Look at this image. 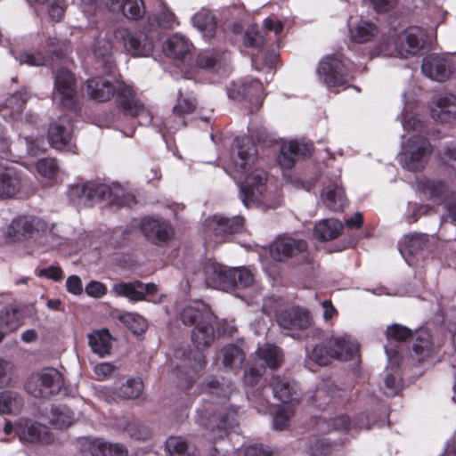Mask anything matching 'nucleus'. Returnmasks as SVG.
I'll return each instance as SVG.
<instances>
[{"instance_id": "bf43d9fd", "label": "nucleus", "mask_w": 456, "mask_h": 456, "mask_svg": "<svg viewBox=\"0 0 456 456\" xmlns=\"http://www.w3.org/2000/svg\"><path fill=\"white\" fill-rule=\"evenodd\" d=\"M12 54L20 64H27L28 66H43L46 64L47 59L40 53H15L11 51Z\"/></svg>"}, {"instance_id": "6e6552de", "label": "nucleus", "mask_w": 456, "mask_h": 456, "mask_svg": "<svg viewBox=\"0 0 456 456\" xmlns=\"http://www.w3.org/2000/svg\"><path fill=\"white\" fill-rule=\"evenodd\" d=\"M371 427L368 415L362 413L357 415L354 420H351L347 415L340 414L330 419L322 417L316 420V428L319 432L329 433L337 431L340 434H346L351 436L362 430L369 429Z\"/></svg>"}, {"instance_id": "a19ab883", "label": "nucleus", "mask_w": 456, "mask_h": 456, "mask_svg": "<svg viewBox=\"0 0 456 456\" xmlns=\"http://www.w3.org/2000/svg\"><path fill=\"white\" fill-rule=\"evenodd\" d=\"M89 346L92 351L101 357H104L110 353L111 337L108 330H102L93 332L88 336Z\"/></svg>"}, {"instance_id": "aec40b11", "label": "nucleus", "mask_w": 456, "mask_h": 456, "mask_svg": "<svg viewBox=\"0 0 456 456\" xmlns=\"http://www.w3.org/2000/svg\"><path fill=\"white\" fill-rule=\"evenodd\" d=\"M424 194L438 204L444 205L448 216L456 221V198L442 182L429 181L424 188Z\"/></svg>"}, {"instance_id": "f704fd0d", "label": "nucleus", "mask_w": 456, "mask_h": 456, "mask_svg": "<svg viewBox=\"0 0 456 456\" xmlns=\"http://www.w3.org/2000/svg\"><path fill=\"white\" fill-rule=\"evenodd\" d=\"M377 52L386 57H400L401 37L395 30H390L380 37L377 45Z\"/></svg>"}, {"instance_id": "20e7f679", "label": "nucleus", "mask_w": 456, "mask_h": 456, "mask_svg": "<svg viewBox=\"0 0 456 456\" xmlns=\"http://www.w3.org/2000/svg\"><path fill=\"white\" fill-rule=\"evenodd\" d=\"M430 154L429 142L419 134H414L403 144L399 161L406 170L419 171L426 167Z\"/></svg>"}, {"instance_id": "ddd939ff", "label": "nucleus", "mask_w": 456, "mask_h": 456, "mask_svg": "<svg viewBox=\"0 0 456 456\" xmlns=\"http://www.w3.org/2000/svg\"><path fill=\"white\" fill-rule=\"evenodd\" d=\"M112 289L118 296L126 297L130 301L147 300L153 303L160 302V299H157L154 297L158 291V288L154 283H143L140 281L120 282L115 284Z\"/></svg>"}, {"instance_id": "1a4fd4ad", "label": "nucleus", "mask_w": 456, "mask_h": 456, "mask_svg": "<svg viewBox=\"0 0 456 456\" xmlns=\"http://www.w3.org/2000/svg\"><path fill=\"white\" fill-rule=\"evenodd\" d=\"M115 37L133 57H148L155 47L152 37L142 31L133 32L120 28L115 31Z\"/></svg>"}, {"instance_id": "412c9836", "label": "nucleus", "mask_w": 456, "mask_h": 456, "mask_svg": "<svg viewBox=\"0 0 456 456\" xmlns=\"http://www.w3.org/2000/svg\"><path fill=\"white\" fill-rule=\"evenodd\" d=\"M321 197L325 207L331 211H342L347 205V199L338 175H334L328 182Z\"/></svg>"}, {"instance_id": "39448f33", "label": "nucleus", "mask_w": 456, "mask_h": 456, "mask_svg": "<svg viewBox=\"0 0 456 456\" xmlns=\"http://www.w3.org/2000/svg\"><path fill=\"white\" fill-rule=\"evenodd\" d=\"M63 386L62 375L54 368H44L40 371L31 374L25 389L37 398H50L57 395Z\"/></svg>"}, {"instance_id": "603ef678", "label": "nucleus", "mask_w": 456, "mask_h": 456, "mask_svg": "<svg viewBox=\"0 0 456 456\" xmlns=\"http://www.w3.org/2000/svg\"><path fill=\"white\" fill-rule=\"evenodd\" d=\"M143 391V384L139 378H131L118 389V395L124 399H135Z\"/></svg>"}, {"instance_id": "9d476101", "label": "nucleus", "mask_w": 456, "mask_h": 456, "mask_svg": "<svg viewBox=\"0 0 456 456\" xmlns=\"http://www.w3.org/2000/svg\"><path fill=\"white\" fill-rule=\"evenodd\" d=\"M307 242L290 237L276 239L270 246L271 257L277 261H285L289 258H298L305 261L307 256Z\"/></svg>"}, {"instance_id": "c756f323", "label": "nucleus", "mask_w": 456, "mask_h": 456, "mask_svg": "<svg viewBox=\"0 0 456 456\" xmlns=\"http://www.w3.org/2000/svg\"><path fill=\"white\" fill-rule=\"evenodd\" d=\"M347 353L339 351L338 349H334L333 347L329 346L327 339L318 345H316L311 353L308 354V357L311 361L317 363L320 366H326L330 364L335 358H345L348 355L349 352L354 349V346H348Z\"/></svg>"}, {"instance_id": "c85d7f7f", "label": "nucleus", "mask_w": 456, "mask_h": 456, "mask_svg": "<svg viewBox=\"0 0 456 456\" xmlns=\"http://www.w3.org/2000/svg\"><path fill=\"white\" fill-rule=\"evenodd\" d=\"M431 117L437 122H450L456 117V96L445 94L439 96L431 109Z\"/></svg>"}, {"instance_id": "cd10ccee", "label": "nucleus", "mask_w": 456, "mask_h": 456, "mask_svg": "<svg viewBox=\"0 0 456 456\" xmlns=\"http://www.w3.org/2000/svg\"><path fill=\"white\" fill-rule=\"evenodd\" d=\"M181 320L185 325L198 326L199 321L207 324H211V322H216V317L213 314L207 305L196 302L183 309L181 313Z\"/></svg>"}, {"instance_id": "4d7b16f0", "label": "nucleus", "mask_w": 456, "mask_h": 456, "mask_svg": "<svg viewBox=\"0 0 456 456\" xmlns=\"http://www.w3.org/2000/svg\"><path fill=\"white\" fill-rule=\"evenodd\" d=\"M432 350V342L430 335L426 330H420L413 345V351L418 355L419 360H423L428 356Z\"/></svg>"}, {"instance_id": "6e6d98bb", "label": "nucleus", "mask_w": 456, "mask_h": 456, "mask_svg": "<svg viewBox=\"0 0 456 456\" xmlns=\"http://www.w3.org/2000/svg\"><path fill=\"white\" fill-rule=\"evenodd\" d=\"M116 9L121 10L124 16L130 20L140 19L145 12L142 0H124L120 7Z\"/></svg>"}, {"instance_id": "0e129e2a", "label": "nucleus", "mask_w": 456, "mask_h": 456, "mask_svg": "<svg viewBox=\"0 0 456 456\" xmlns=\"http://www.w3.org/2000/svg\"><path fill=\"white\" fill-rule=\"evenodd\" d=\"M38 3L46 4L47 12L53 20L59 21L64 15V0H44Z\"/></svg>"}, {"instance_id": "680f3d73", "label": "nucleus", "mask_w": 456, "mask_h": 456, "mask_svg": "<svg viewBox=\"0 0 456 456\" xmlns=\"http://www.w3.org/2000/svg\"><path fill=\"white\" fill-rule=\"evenodd\" d=\"M232 279L235 287H248L254 281V274L248 268H233Z\"/></svg>"}, {"instance_id": "a878e982", "label": "nucleus", "mask_w": 456, "mask_h": 456, "mask_svg": "<svg viewBox=\"0 0 456 456\" xmlns=\"http://www.w3.org/2000/svg\"><path fill=\"white\" fill-rule=\"evenodd\" d=\"M21 188L20 172L12 166L0 163V200L14 197Z\"/></svg>"}, {"instance_id": "79ce46f5", "label": "nucleus", "mask_w": 456, "mask_h": 456, "mask_svg": "<svg viewBox=\"0 0 456 456\" xmlns=\"http://www.w3.org/2000/svg\"><path fill=\"white\" fill-rule=\"evenodd\" d=\"M192 24L206 38L214 37L216 29V22L214 16L207 10H201L192 17Z\"/></svg>"}, {"instance_id": "bb28decb", "label": "nucleus", "mask_w": 456, "mask_h": 456, "mask_svg": "<svg viewBox=\"0 0 456 456\" xmlns=\"http://www.w3.org/2000/svg\"><path fill=\"white\" fill-rule=\"evenodd\" d=\"M401 37V58H408L416 55L424 46L425 35L418 27L409 28L400 33Z\"/></svg>"}, {"instance_id": "dca6fc26", "label": "nucleus", "mask_w": 456, "mask_h": 456, "mask_svg": "<svg viewBox=\"0 0 456 456\" xmlns=\"http://www.w3.org/2000/svg\"><path fill=\"white\" fill-rule=\"evenodd\" d=\"M73 126L70 118L63 116L51 124L48 130L49 143L57 150L71 151L73 142Z\"/></svg>"}, {"instance_id": "72a5a7b5", "label": "nucleus", "mask_w": 456, "mask_h": 456, "mask_svg": "<svg viewBox=\"0 0 456 456\" xmlns=\"http://www.w3.org/2000/svg\"><path fill=\"white\" fill-rule=\"evenodd\" d=\"M28 99V92H18L8 97L4 103L0 107V112L4 118H15L20 116L26 102Z\"/></svg>"}, {"instance_id": "7ed1b4c3", "label": "nucleus", "mask_w": 456, "mask_h": 456, "mask_svg": "<svg viewBox=\"0 0 456 456\" xmlns=\"http://www.w3.org/2000/svg\"><path fill=\"white\" fill-rule=\"evenodd\" d=\"M86 93L97 102H107L116 94L118 104L127 114L137 117L141 125L148 126L153 121L151 110L137 98L133 86L123 81L94 77L87 80Z\"/></svg>"}, {"instance_id": "c03bdc74", "label": "nucleus", "mask_w": 456, "mask_h": 456, "mask_svg": "<svg viewBox=\"0 0 456 456\" xmlns=\"http://www.w3.org/2000/svg\"><path fill=\"white\" fill-rule=\"evenodd\" d=\"M221 354L224 368L230 370L240 368L246 357L242 349L233 344L224 346Z\"/></svg>"}, {"instance_id": "4468645a", "label": "nucleus", "mask_w": 456, "mask_h": 456, "mask_svg": "<svg viewBox=\"0 0 456 456\" xmlns=\"http://www.w3.org/2000/svg\"><path fill=\"white\" fill-rule=\"evenodd\" d=\"M453 70V61L450 57L438 53H431L424 57L421 71L427 77L444 82L447 80Z\"/></svg>"}, {"instance_id": "f03ea898", "label": "nucleus", "mask_w": 456, "mask_h": 456, "mask_svg": "<svg viewBox=\"0 0 456 456\" xmlns=\"http://www.w3.org/2000/svg\"><path fill=\"white\" fill-rule=\"evenodd\" d=\"M232 391V383L223 378L213 377L200 385V393H205L211 399L219 402L206 403L199 408L197 421L209 430H221V437L226 435V429L232 428L238 424L237 409L223 403L230 397Z\"/></svg>"}, {"instance_id": "5fc2aeb1", "label": "nucleus", "mask_w": 456, "mask_h": 456, "mask_svg": "<svg viewBox=\"0 0 456 456\" xmlns=\"http://www.w3.org/2000/svg\"><path fill=\"white\" fill-rule=\"evenodd\" d=\"M92 53L95 59L103 65L110 64L112 44L106 37H101L92 45Z\"/></svg>"}, {"instance_id": "e433bc0d", "label": "nucleus", "mask_w": 456, "mask_h": 456, "mask_svg": "<svg viewBox=\"0 0 456 456\" xmlns=\"http://www.w3.org/2000/svg\"><path fill=\"white\" fill-rule=\"evenodd\" d=\"M214 323L207 324L199 321L198 326L192 331L191 340L198 350L210 346L215 339Z\"/></svg>"}, {"instance_id": "49530a36", "label": "nucleus", "mask_w": 456, "mask_h": 456, "mask_svg": "<svg viewBox=\"0 0 456 456\" xmlns=\"http://www.w3.org/2000/svg\"><path fill=\"white\" fill-rule=\"evenodd\" d=\"M428 236L422 233H411L404 237L401 246L400 252L404 256L405 254L414 256L419 254L427 246Z\"/></svg>"}, {"instance_id": "8fccbe9b", "label": "nucleus", "mask_w": 456, "mask_h": 456, "mask_svg": "<svg viewBox=\"0 0 456 456\" xmlns=\"http://www.w3.org/2000/svg\"><path fill=\"white\" fill-rule=\"evenodd\" d=\"M106 442L102 439L84 437L78 441L81 456H105Z\"/></svg>"}, {"instance_id": "423d86ee", "label": "nucleus", "mask_w": 456, "mask_h": 456, "mask_svg": "<svg viewBox=\"0 0 456 456\" xmlns=\"http://www.w3.org/2000/svg\"><path fill=\"white\" fill-rule=\"evenodd\" d=\"M87 200L91 202L106 201L110 206L124 207L134 203L132 192L126 191L119 184L107 185L87 182Z\"/></svg>"}, {"instance_id": "de8ad7c7", "label": "nucleus", "mask_w": 456, "mask_h": 456, "mask_svg": "<svg viewBox=\"0 0 456 456\" xmlns=\"http://www.w3.org/2000/svg\"><path fill=\"white\" fill-rule=\"evenodd\" d=\"M23 407V399L16 392L4 391L0 393V413L18 414Z\"/></svg>"}, {"instance_id": "4c0bfd02", "label": "nucleus", "mask_w": 456, "mask_h": 456, "mask_svg": "<svg viewBox=\"0 0 456 456\" xmlns=\"http://www.w3.org/2000/svg\"><path fill=\"white\" fill-rule=\"evenodd\" d=\"M350 38L355 43H365L370 40L378 32L377 27L370 21L360 20L349 24Z\"/></svg>"}, {"instance_id": "9b49d317", "label": "nucleus", "mask_w": 456, "mask_h": 456, "mask_svg": "<svg viewBox=\"0 0 456 456\" xmlns=\"http://www.w3.org/2000/svg\"><path fill=\"white\" fill-rule=\"evenodd\" d=\"M53 99L65 109L72 110L77 105V90L73 75L66 69L58 70L55 76Z\"/></svg>"}, {"instance_id": "473e14b6", "label": "nucleus", "mask_w": 456, "mask_h": 456, "mask_svg": "<svg viewBox=\"0 0 456 456\" xmlns=\"http://www.w3.org/2000/svg\"><path fill=\"white\" fill-rule=\"evenodd\" d=\"M283 361V355L281 349L273 345H265L256 352L255 364L264 368V365L271 368H278Z\"/></svg>"}, {"instance_id": "f3484780", "label": "nucleus", "mask_w": 456, "mask_h": 456, "mask_svg": "<svg viewBox=\"0 0 456 456\" xmlns=\"http://www.w3.org/2000/svg\"><path fill=\"white\" fill-rule=\"evenodd\" d=\"M15 431L20 441L42 444L53 441V435L46 426L30 419H20Z\"/></svg>"}, {"instance_id": "a18cd8bd", "label": "nucleus", "mask_w": 456, "mask_h": 456, "mask_svg": "<svg viewBox=\"0 0 456 456\" xmlns=\"http://www.w3.org/2000/svg\"><path fill=\"white\" fill-rule=\"evenodd\" d=\"M175 24H177V21L174 13L166 7H163L159 15L148 16L145 29L148 31H154L159 28L167 29L172 28Z\"/></svg>"}, {"instance_id": "e2e57ef3", "label": "nucleus", "mask_w": 456, "mask_h": 456, "mask_svg": "<svg viewBox=\"0 0 456 456\" xmlns=\"http://www.w3.org/2000/svg\"><path fill=\"white\" fill-rule=\"evenodd\" d=\"M196 108V102L191 97H183L182 94L179 93V98L177 103L174 106V114L181 117L185 114H191Z\"/></svg>"}, {"instance_id": "13d9d810", "label": "nucleus", "mask_w": 456, "mask_h": 456, "mask_svg": "<svg viewBox=\"0 0 456 456\" xmlns=\"http://www.w3.org/2000/svg\"><path fill=\"white\" fill-rule=\"evenodd\" d=\"M335 391L336 387L332 384H330V381L325 382L322 387L316 388L312 397V403H314L316 407L321 408L330 402V399L334 396Z\"/></svg>"}, {"instance_id": "4be33fe9", "label": "nucleus", "mask_w": 456, "mask_h": 456, "mask_svg": "<svg viewBox=\"0 0 456 456\" xmlns=\"http://www.w3.org/2000/svg\"><path fill=\"white\" fill-rule=\"evenodd\" d=\"M278 324L289 330H304L311 326L309 313L302 308L291 307L277 314Z\"/></svg>"}, {"instance_id": "58836bf2", "label": "nucleus", "mask_w": 456, "mask_h": 456, "mask_svg": "<svg viewBox=\"0 0 456 456\" xmlns=\"http://www.w3.org/2000/svg\"><path fill=\"white\" fill-rule=\"evenodd\" d=\"M272 390L275 398L280 400L282 404L295 403L296 398L293 397V386L286 378L276 376L271 382Z\"/></svg>"}, {"instance_id": "774afa93", "label": "nucleus", "mask_w": 456, "mask_h": 456, "mask_svg": "<svg viewBox=\"0 0 456 456\" xmlns=\"http://www.w3.org/2000/svg\"><path fill=\"white\" fill-rule=\"evenodd\" d=\"M244 456H275L273 451L264 444H254L244 448Z\"/></svg>"}, {"instance_id": "052dcab7", "label": "nucleus", "mask_w": 456, "mask_h": 456, "mask_svg": "<svg viewBox=\"0 0 456 456\" xmlns=\"http://www.w3.org/2000/svg\"><path fill=\"white\" fill-rule=\"evenodd\" d=\"M37 172L45 177L53 178L58 172V164L56 159L45 158L39 159L36 165Z\"/></svg>"}, {"instance_id": "7c9ffc66", "label": "nucleus", "mask_w": 456, "mask_h": 456, "mask_svg": "<svg viewBox=\"0 0 456 456\" xmlns=\"http://www.w3.org/2000/svg\"><path fill=\"white\" fill-rule=\"evenodd\" d=\"M191 45L188 40L178 34L168 37L163 45V52L174 60L183 61L190 54Z\"/></svg>"}, {"instance_id": "338daca9", "label": "nucleus", "mask_w": 456, "mask_h": 456, "mask_svg": "<svg viewBox=\"0 0 456 456\" xmlns=\"http://www.w3.org/2000/svg\"><path fill=\"white\" fill-rule=\"evenodd\" d=\"M333 451V444L328 439L322 438L315 441L314 444L310 446V452L314 456H327Z\"/></svg>"}, {"instance_id": "37998d69", "label": "nucleus", "mask_w": 456, "mask_h": 456, "mask_svg": "<svg viewBox=\"0 0 456 456\" xmlns=\"http://www.w3.org/2000/svg\"><path fill=\"white\" fill-rule=\"evenodd\" d=\"M52 425L58 428H67L75 420L74 412L66 405H54L48 416Z\"/></svg>"}, {"instance_id": "864d4df0", "label": "nucleus", "mask_w": 456, "mask_h": 456, "mask_svg": "<svg viewBox=\"0 0 456 456\" xmlns=\"http://www.w3.org/2000/svg\"><path fill=\"white\" fill-rule=\"evenodd\" d=\"M120 321L135 335H141L148 329L146 319L135 313H126Z\"/></svg>"}, {"instance_id": "09e8293b", "label": "nucleus", "mask_w": 456, "mask_h": 456, "mask_svg": "<svg viewBox=\"0 0 456 456\" xmlns=\"http://www.w3.org/2000/svg\"><path fill=\"white\" fill-rule=\"evenodd\" d=\"M329 346L333 347L334 349H338L339 351L345 352V354L347 353V347L348 346H354V349L349 352L348 355L345 358H335V360L339 361H348L352 359L358 352L359 350V345L358 343L350 336L348 335H342V336H332L330 338L327 339Z\"/></svg>"}, {"instance_id": "6ab92c4d", "label": "nucleus", "mask_w": 456, "mask_h": 456, "mask_svg": "<svg viewBox=\"0 0 456 456\" xmlns=\"http://www.w3.org/2000/svg\"><path fill=\"white\" fill-rule=\"evenodd\" d=\"M233 268L218 263H208L204 267L206 283L208 287L221 290H229L234 286Z\"/></svg>"}, {"instance_id": "2f4dec72", "label": "nucleus", "mask_w": 456, "mask_h": 456, "mask_svg": "<svg viewBox=\"0 0 456 456\" xmlns=\"http://www.w3.org/2000/svg\"><path fill=\"white\" fill-rule=\"evenodd\" d=\"M117 428L126 432L131 438L140 441H147L152 435L147 425L134 418H121L117 422Z\"/></svg>"}, {"instance_id": "b1692460", "label": "nucleus", "mask_w": 456, "mask_h": 456, "mask_svg": "<svg viewBox=\"0 0 456 456\" xmlns=\"http://www.w3.org/2000/svg\"><path fill=\"white\" fill-rule=\"evenodd\" d=\"M205 365L206 359L202 352H191L183 362L177 366V377L181 379V386L184 383L189 387Z\"/></svg>"}, {"instance_id": "c9c22d12", "label": "nucleus", "mask_w": 456, "mask_h": 456, "mask_svg": "<svg viewBox=\"0 0 456 456\" xmlns=\"http://www.w3.org/2000/svg\"><path fill=\"white\" fill-rule=\"evenodd\" d=\"M343 230L342 223L334 218L323 219L314 226V236L322 241L330 240L339 236Z\"/></svg>"}, {"instance_id": "5701e85b", "label": "nucleus", "mask_w": 456, "mask_h": 456, "mask_svg": "<svg viewBox=\"0 0 456 456\" xmlns=\"http://www.w3.org/2000/svg\"><path fill=\"white\" fill-rule=\"evenodd\" d=\"M312 145L304 142L289 141L283 142L278 156V164L282 168H291L299 157L311 153Z\"/></svg>"}, {"instance_id": "3c124183", "label": "nucleus", "mask_w": 456, "mask_h": 456, "mask_svg": "<svg viewBox=\"0 0 456 456\" xmlns=\"http://www.w3.org/2000/svg\"><path fill=\"white\" fill-rule=\"evenodd\" d=\"M296 403L281 404L273 413V426L276 430H283L295 413Z\"/></svg>"}, {"instance_id": "f257e3e1", "label": "nucleus", "mask_w": 456, "mask_h": 456, "mask_svg": "<svg viewBox=\"0 0 456 456\" xmlns=\"http://www.w3.org/2000/svg\"><path fill=\"white\" fill-rule=\"evenodd\" d=\"M236 153L224 161V168L240 188V196L247 208L258 206L263 208H276L282 201V195L276 186H266L264 170L253 168L257 159L256 145L246 137L234 141Z\"/></svg>"}, {"instance_id": "f8f14e48", "label": "nucleus", "mask_w": 456, "mask_h": 456, "mask_svg": "<svg viewBox=\"0 0 456 456\" xmlns=\"http://www.w3.org/2000/svg\"><path fill=\"white\" fill-rule=\"evenodd\" d=\"M8 233L17 240L33 237L36 233L52 235V228L46 223L35 216H19L14 218L9 228Z\"/></svg>"}, {"instance_id": "0eeeda50", "label": "nucleus", "mask_w": 456, "mask_h": 456, "mask_svg": "<svg viewBox=\"0 0 456 456\" xmlns=\"http://www.w3.org/2000/svg\"><path fill=\"white\" fill-rule=\"evenodd\" d=\"M244 219L234 216L232 219L221 215H214L205 220V239L208 243H222L226 237L243 230Z\"/></svg>"}, {"instance_id": "393cba45", "label": "nucleus", "mask_w": 456, "mask_h": 456, "mask_svg": "<svg viewBox=\"0 0 456 456\" xmlns=\"http://www.w3.org/2000/svg\"><path fill=\"white\" fill-rule=\"evenodd\" d=\"M263 92L261 82L257 79H250L241 83H233L228 88V96L236 101L248 99L258 104L263 98Z\"/></svg>"}, {"instance_id": "ea45409f", "label": "nucleus", "mask_w": 456, "mask_h": 456, "mask_svg": "<svg viewBox=\"0 0 456 456\" xmlns=\"http://www.w3.org/2000/svg\"><path fill=\"white\" fill-rule=\"evenodd\" d=\"M166 449L169 456H199L196 447L181 436L169 437L166 442Z\"/></svg>"}, {"instance_id": "69168bd1", "label": "nucleus", "mask_w": 456, "mask_h": 456, "mask_svg": "<svg viewBox=\"0 0 456 456\" xmlns=\"http://www.w3.org/2000/svg\"><path fill=\"white\" fill-rule=\"evenodd\" d=\"M265 42V37L262 31H260L256 27L251 26L249 27L246 33L244 43L248 46L258 47L262 46Z\"/></svg>"}, {"instance_id": "a211bd4d", "label": "nucleus", "mask_w": 456, "mask_h": 456, "mask_svg": "<svg viewBox=\"0 0 456 456\" xmlns=\"http://www.w3.org/2000/svg\"><path fill=\"white\" fill-rule=\"evenodd\" d=\"M141 231L145 238L154 244L166 242L174 235L171 224L162 218H143L141 222Z\"/></svg>"}, {"instance_id": "2eb2a0df", "label": "nucleus", "mask_w": 456, "mask_h": 456, "mask_svg": "<svg viewBox=\"0 0 456 456\" xmlns=\"http://www.w3.org/2000/svg\"><path fill=\"white\" fill-rule=\"evenodd\" d=\"M317 72L328 87L342 86L347 82L348 76L342 61L334 56L323 59Z\"/></svg>"}]
</instances>
